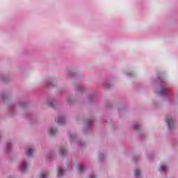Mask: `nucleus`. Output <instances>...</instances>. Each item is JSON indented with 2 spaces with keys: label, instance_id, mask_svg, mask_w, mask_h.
<instances>
[{
  "label": "nucleus",
  "instance_id": "obj_15",
  "mask_svg": "<svg viewBox=\"0 0 178 178\" xmlns=\"http://www.w3.org/2000/svg\"><path fill=\"white\" fill-rule=\"evenodd\" d=\"M92 119H88L87 120V126H88V129H89V130H91V127L90 126H91V124H92Z\"/></svg>",
  "mask_w": 178,
  "mask_h": 178
},
{
  "label": "nucleus",
  "instance_id": "obj_23",
  "mask_svg": "<svg viewBox=\"0 0 178 178\" xmlns=\"http://www.w3.org/2000/svg\"><path fill=\"white\" fill-rule=\"evenodd\" d=\"M67 102H68V104H72L73 100H72V97H67Z\"/></svg>",
  "mask_w": 178,
  "mask_h": 178
},
{
  "label": "nucleus",
  "instance_id": "obj_12",
  "mask_svg": "<svg viewBox=\"0 0 178 178\" xmlns=\"http://www.w3.org/2000/svg\"><path fill=\"white\" fill-rule=\"evenodd\" d=\"M46 84L48 87H51L52 86H54V80L52 79H48L47 81H46Z\"/></svg>",
  "mask_w": 178,
  "mask_h": 178
},
{
  "label": "nucleus",
  "instance_id": "obj_7",
  "mask_svg": "<svg viewBox=\"0 0 178 178\" xmlns=\"http://www.w3.org/2000/svg\"><path fill=\"white\" fill-rule=\"evenodd\" d=\"M134 173L136 178H141L143 171H141V169L140 168H136L134 171Z\"/></svg>",
  "mask_w": 178,
  "mask_h": 178
},
{
  "label": "nucleus",
  "instance_id": "obj_8",
  "mask_svg": "<svg viewBox=\"0 0 178 178\" xmlns=\"http://www.w3.org/2000/svg\"><path fill=\"white\" fill-rule=\"evenodd\" d=\"M48 131L50 136H55L58 133V129L54 127H50Z\"/></svg>",
  "mask_w": 178,
  "mask_h": 178
},
{
  "label": "nucleus",
  "instance_id": "obj_24",
  "mask_svg": "<svg viewBox=\"0 0 178 178\" xmlns=\"http://www.w3.org/2000/svg\"><path fill=\"white\" fill-rule=\"evenodd\" d=\"M94 99H95V97L90 96V97H89V101H90V102H92V101H94Z\"/></svg>",
  "mask_w": 178,
  "mask_h": 178
},
{
  "label": "nucleus",
  "instance_id": "obj_19",
  "mask_svg": "<svg viewBox=\"0 0 178 178\" xmlns=\"http://www.w3.org/2000/svg\"><path fill=\"white\" fill-rule=\"evenodd\" d=\"M76 90L79 92H83V91H84V87H83L81 86H77Z\"/></svg>",
  "mask_w": 178,
  "mask_h": 178
},
{
  "label": "nucleus",
  "instance_id": "obj_27",
  "mask_svg": "<svg viewBox=\"0 0 178 178\" xmlns=\"http://www.w3.org/2000/svg\"><path fill=\"white\" fill-rule=\"evenodd\" d=\"M89 178H97V177L95 175H92L90 176Z\"/></svg>",
  "mask_w": 178,
  "mask_h": 178
},
{
  "label": "nucleus",
  "instance_id": "obj_28",
  "mask_svg": "<svg viewBox=\"0 0 178 178\" xmlns=\"http://www.w3.org/2000/svg\"><path fill=\"white\" fill-rule=\"evenodd\" d=\"M2 138V133L0 132V140Z\"/></svg>",
  "mask_w": 178,
  "mask_h": 178
},
{
  "label": "nucleus",
  "instance_id": "obj_22",
  "mask_svg": "<svg viewBox=\"0 0 178 178\" xmlns=\"http://www.w3.org/2000/svg\"><path fill=\"white\" fill-rule=\"evenodd\" d=\"M104 86L106 88H109V87H111V83H109L108 82H104Z\"/></svg>",
  "mask_w": 178,
  "mask_h": 178
},
{
  "label": "nucleus",
  "instance_id": "obj_5",
  "mask_svg": "<svg viewBox=\"0 0 178 178\" xmlns=\"http://www.w3.org/2000/svg\"><path fill=\"white\" fill-rule=\"evenodd\" d=\"M58 154L60 156L63 158L64 156H66V155H67V149H66V147L61 146L58 149Z\"/></svg>",
  "mask_w": 178,
  "mask_h": 178
},
{
  "label": "nucleus",
  "instance_id": "obj_1",
  "mask_svg": "<svg viewBox=\"0 0 178 178\" xmlns=\"http://www.w3.org/2000/svg\"><path fill=\"white\" fill-rule=\"evenodd\" d=\"M161 88L159 90H156V94L160 97H169V90L166 87V83L164 80L160 79Z\"/></svg>",
  "mask_w": 178,
  "mask_h": 178
},
{
  "label": "nucleus",
  "instance_id": "obj_17",
  "mask_svg": "<svg viewBox=\"0 0 178 178\" xmlns=\"http://www.w3.org/2000/svg\"><path fill=\"white\" fill-rule=\"evenodd\" d=\"M48 177V173L47 172H43L40 174V178H47Z\"/></svg>",
  "mask_w": 178,
  "mask_h": 178
},
{
  "label": "nucleus",
  "instance_id": "obj_4",
  "mask_svg": "<svg viewBox=\"0 0 178 178\" xmlns=\"http://www.w3.org/2000/svg\"><path fill=\"white\" fill-rule=\"evenodd\" d=\"M70 138L71 141H74V143H77L79 145H81V147H83L84 145L81 144V142L77 138V136H76V134L74 133H70L69 134Z\"/></svg>",
  "mask_w": 178,
  "mask_h": 178
},
{
  "label": "nucleus",
  "instance_id": "obj_11",
  "mask_svg": "<svg viewBox=\"0 0 178 178\" xmlns=\"http://www.w3.org/2000/svg\"><path fill=\"white\" fill-rule=\"evenodd\" d=\"M6 149L8 152H10L11 149H13V145H12V142H8L6 144Z\"/></svg>",
  "mask_w": 178,
  "mask_h": 178
},
{
  "label": "nucleus",
  "instance_id": "obj_25",
  "mask_svg": "<svg viewBox=\"0 0 178 178\" xmlns=\"http://www.w3.org/2000/svg\"><path fill=\"white\" fill-rule=\"evenodd\" d=\"M19 105H20V106H26V103H25V102H21L19 103Z\"/></svg>",
  "mask_w": 178,
  "mask_h": 178
},
{
  "label": "nucleus",
  "instance_id": "obj_20",
  "mask_svg": "<svg viewBox=\"0 0 178 178\" xmlns=\"http://www.w3.org/2000/svg\"><path fill=\"white\" fill-rule=\"evenodd\" d=\"M140 124H134V130H140Z\"/></svg>",
  "mask_w": 178,
  "mask_h": 178
},
{
  "label": "nucleus",
  "instance_id": "obj_2",
  "mask_svg": "<svg viewBox=\"0 0 178 178\" xmlns=\"http://www.w3.org/2000/svg\"><path fill=\"white\" fill-rule=\"evenodd\" d=\"M165 122L170 130H173L175 129V118L172 117V115L167 116L165 119Z\"/></svg>",
  "mask_w": 178,
  "mask_h": 178
},
{
  "label": "nucleus",
  "instance_id": "obj_18",
  "mask_svg": "<svg viewBox=\"0 0 178 178\" xmlns=\"http://www.w3.org/2000/svg\"><path fill=\"white\" fill-rule=\"evenodd\" d=\"M0 97H1V99H3V101H6V98H8V95L7 94H4V93H1L0 95Z\"/></svg>",
  "mask_w": 178,
  "mask_h": 178
},
{
  "label": "nucleus",
  "instance_id": "obj_3",
  "mask_svg": "<svg viewBox=\"0 0 178 178\" xmlns=\"http://www.w3.org/2000/svg\"><path fill=\"white\" fill-rule=\"evenodd\" d=\"M27 169H29V161L24 160L21 162L19 170L22 173H24V172H27Z\"/></svg>",
  "mask_w": 178,
  "mask_h": 178
},
{
  "label": "nucleus",
  "instance_id": "obj_21",
  "mask_svg": "<svg viewBox=\"0 0 178 178\" xmlns=\"http://www.w3.org/2000/svg\"><path fill=\"white\" fill-rule=\"evenodd\" d=\"M99 159H100V161H102L103 159H105V154H103V153L100 154L99 155Z\"/></svg>",
  "mask_w": 178,
  "mask_h": 178
},
{
  "label": "nucleus",
  "instance_id": "obj_14",
  "mask_svg": "<svg viewBox=\"0 0 178 178\" xmlns=\"http://www.w3.org/2000/svg\"><path fill=\"white\" fill-rule=\"evenodd\" d=\"M78 170L81 173H83L84 172V165L83 164L78 165Z\"/></svg>",
  "mask_w": 178,
  "mask_h": 178
},
{
  "label": "nucleus",
  "instance_id": "obj_13",
  "mask_svg": "<svg viewBox=\"0 0 178 178\" xmlns=\"http://www.w3.org/2000/svg\"><path fill=\"white\" fill-rule=\"evenodd\" d=\"M46 104L51 108H53V106H55V104L51 100V99H47L46 102Z\"/></svg>",
  "mask_w": 178,
  "mask_h": 178
},
{
  "label": "nucleus",
  "instance_id": "obj_26",
  "mask_svg": "<svg viewBox=\"0 0 178 178\" xmlns=\"http://www.w3.org/2000/svg\"><path fill=\"white\" fill-rule=\"evenodd\" d=\"M127 76H128L129 77H133V76H134V74H133V73H128V74H127Z\"/></svg>",
  "mask_w": 178,
  "mask_h": 178
},
{
  "label": "nucleus",
  "instance_id": "obj_10",
  "mask_svg": "<svg viewBox=\"0 0 178 178\" xmlns=\"http://www.w3.org/2000/svg\"><path fill=\"white\" fill-rule=\"evenodd\" d=\"M63 175H65V171L60 167L57 168V177H63Z\"/></svg>",
  "mask_w": 178,
  "mask_h": 178
},
{
  "label": "nucleus",
  "instance_id": "obj_9",
  "mask_svg": "<svg viewBox=\"0 0 178 178\" xmlns=\"http://www.w3.org/2000/svg\"><path fill=\"white\" fill-rule=\"evenodd\" d=\"M26 154L27 156H29V158H31V156L34 155V149L30 147L26 148Z\"/></svg>",
  "mask_w": 178,
  "mask_h": 178
},
{
  "label": "nucleus",
  "instance_id": "obj_16",
  "mask_svg": "<svg viewBox=\"0 0 178 178\" xmlns=\"http://www.w3.org/2000/svg\"><path fill=\"white\" fill-rule=\"evenodd\" d=\"M166 169H167L166 165H165V164H161V165H160V172H166Z\"/></svg>",
  "mask_w": 178,
  "mask_h": 178
},
{
  "label": "nucleus",
  "instance_id": "obj_6",
  "mask_svg": "<svg viewBox=\"0 0 178 178\" xmlns=\"http://www.w3.org/2000/svg\"><path fill=\"white\" fill-rule=\"evenodd\" d=\"M56 122L57 124H65V123H66V120L64 116H59L56 118Z\"/></svg>",
  "mask_w": 178,
  "mask_h": 178
}]
</instances>
